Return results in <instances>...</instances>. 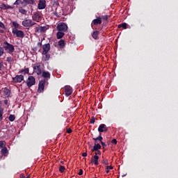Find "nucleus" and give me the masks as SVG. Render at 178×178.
<instances>
[{"mask_svg":"<svg viewBox=\"0 0 178 178\" xmlns=\"http://www.w3.org/2000/svg\"><path fill=\"white\" fill-rule=\"evenodd\" d=\"M3 48L7 54H13L15 52V46L7 41L3 42Z\"/></svg>","mask_w":178,"mask_h":178,"instance_id":"1","label":"nucleus"},{"mask_svg":"<svg viewBox=\"0 0 178 178\" xmlns=\"http://www.w3.org/2000/svg\"><path fill=\"white\" fill-rule=\"evenodd\" d=\"M12 33L13 35H16V37H18L19 38H24V32L23 31L17 29H13Z\"/></svg>","mask_w":178,"mask_h":178,"instance_id":"2","label":"nucleus"},{"mask_svg":"<svg viewBox=\"0 0 178 178\" xmlns=\"http://www.w3.org/2000/svg\"><path fill=\"white\" fill-rule=\"evenodd\" d=\"M26 84L29 88L33 87V86H35V78L33 76H29L26 81Z\"/></svg>","mask_w":178,"mask_h":178,"instance_id":"3","label":"nucleus"},{"mask_svg":"<svg viewBox=\"0 0 178 178\" xmlns=\"http://www.w3.org/2000/svg\"><path fill=\"white\" fill-rule=\"evenodd\" d=\"M58 31H63L64 33H66L67 31V24H66L65 22H60L56 27Z\"/></svg>","mask_w":178,"mask_h":178,"instance_id":"4","label":"nucleus"},{"mask_svg":"<svg viewBox=\"0 0 178 178\" xmlns=\"http://www.w3.org/2000/svg\"><path fill=\"white\" fill-rule=\"evenodd\" d=\"M35 25V22H33L31 19H24L22 21V26L24 27H33V26Z\"/></svg>","mask_w":178,"mask_h":178,"instance_id":"5","label":"nucleus"},{"mask_svg":"<svg viewBox=\"0 0 178 178\" xmlns=\"http://www.w3.org/2000/svg\"><path fill=\"white\" fill-rule=\"evenodd\" d=\"M98 24H102V18L100 16L96 17V19L92 20L91 23V27H94V26H98Z\"/></svg>","mask_w":178,"mask_h":178,"instance_id":"6","label":"nucleus"},{"mask_svg":"<svg viewBox=\"0 0 178 178\" xmlns=\"http://www.w3.org/2000/svg\"><path fill=\"white\" fill-rule=\"evenodd\" d=\"M46 79H42L38 84V92H42L44 91V88H45V82Z\"/></svg>","mask_w":178,"mask_h":178,"instance_id":"7","label":"nucleus"},{"mask_svg":"<svg viewBox=\"0 0 178 178\" xmlns=\"http://www.w3.org/2000/svg\"><path fill=\"white\" fill-rule=\"evenodd\" d=\"M42 55H47V54L48 52H49L50 49H51V44L49 43L47 44H44L42 46Z\"/></svg>","mask_w":178,"mask_h":178,"instance_id":"8","label":"nucleus"},{"mask_svg":"<svg viewBox=\"0 0 178 178\" xmlns=\"http://www.w3.org/2000/svg\"><path fill=\"white\" fill-rule=\"evenodd\" d=\"M24 80V76L16 75L15 77H13V83H22Z\"/></svg>","mask_w":178,"mask_h":178,"instance_id":"9","label":"nucleus"},{"mask_svg":"<svg viewBox=\"0 0 178 178\" xmlns=\"http://www.w3.org/2000/svg\"><path fill=\"white\" fill-rule=\"evenodd\" d=\"M65 92L66 97H69L72 95V94L73 93V88H72V87L69 86H67L65 87Z\"/></svg>","mask_w":178,"mask_h":178,"instance_id":"10","label":"nucleus"},{"mask_svg":"<svg viewBox=\"0 0 178 178\" xmlns=\"http://www.w3.org/2000/svg\"><path fill=\"white\" fill-rule=\"evenodd\" d=\"M99 133H106L108 131V127L105 124H101L98 128Z\"/></svg>","mask_w":178,"mask_h":178,"instance_id":"11","label":"nucleus"},{"mask_svg":"<svg viewBox=\"0 0 178 178\" xmlns=\"http://www.w3.org/2000/svg\"><path fill=\"white\" fill-rule=\"evenodd\" d=\"M46 3H47V1H45V0H40L38 5V9L40 10L42 9H45V7L47 6Z\"/></svg>","mask_w":178,"mask_h":178,"instance_id":"12","label":"nucleus"},{"mask_svg":"<svg viewBox=\"0 0 178 178\" xmlns=\"http://www.w3.org/2000/svg\"><path fill=\"white\" fill-rule=\"evenodd\" d=\"M32 19H33V20H34V22H40V20H41V15H40V14H38V13H35L32 16Z\"/></svg>","mask_w":178,"mask_h":178,"instance_id":"13","label":"nucleus"},{"mask_svg":"<svg viewBox=\"0 0 178 178\" xmlns=\"http://www.w3.org/2000/svg\"><path fill=\"white\" fill-rule=\"evenodd\" d=\"M98 159H99V156H94L91 158L90 163H94L96 166L98 165Z\"/></svg>","mask_w":178,"mask_h":178,"instance_id":"14","label":"nucleus"},{"mask_svg":"<svg viewBox=\"0 0 178 178\" xmlns=\"http://www.w3.org/2000/svg\"><path fill=\"white\" fill-rule=\"evenodd\" d=\"M65 36V32L58 31L56 33L57 40H60V38H63Z\"/></svg>","mask_w":178,"mask_h":178,"instance_id":"15","label":"nucleus"},{"mask_svg":"<svg viewBox=\"0 0 178 178\" xmlns=\"http://www.w3.org/2000/svg\"><path fill=\"white\" fill-rule=\"evenodd\" d=\"M99 149H101V145H99V143H97L95 144L93 148L91 149V152H94V151H99Z\"/></svg>","mask_w":178,"mask_h":178,"instance_id":"16","label":"nucleus"},{"mask_svg":"<svg viewBox=\"0 0 178 178\" xmlns=\"http://www.w3.org/2000/svg\"><path fill=\"white\" fill-rule=\"evenodd\" d=\"M33 72L34 73H36L38 76H40V74L42 73V70H41L40 67H33Z\"/></svg>","mask_w":178,"mask_h":178,"instance_id":"17","label":"nucleus"},{"mask_svg":"<svg viewBox=\"0 0 178 178\" xmlns=\"http://www.w3.org/2000/svg\"><path fill=\"white\" fill-rule=\"evenodd\" d=\"M42 77L44 79H51V74H49V72H45L44 71L42 74Z\"/></svg>","mask_w":178,"mask_h":178,"instance_id":"18","label":"nucleus"},{"mask_svg":"<svg viewBox=\"0 0 178 178\" xmlns=\"http://www.w3.org/2000/svg\"><path fill=\"white\" fill-rule=\"evenodd\" d=\"M99 35V31H95L92 33V38H94V40H98V36Z\"/></svg>","mask_w":178,"mask_h":178,"instance_id":"19","label":"nucleus"},{"mask_svg":"<svg viewBox=\"0 0 178 178\" xmlns=\"http://www.w3.org/2000/svg\"><path fill=\"white\" fill-rule=\"evenodd\" d=\"M66 45V43H65V40H60L58 41V46L60 47V48H65V46Z\"/></svg>","mask_w":178,"mask_h":178,"instance_id":"20","label":"nucleus"},{"mask_svg":"<svg viewBox=\"0 0 178 178\" xmlns=\"http://www.w3.org/2000/svg\"><path fill=\"white\" fill-rule=\"evenodd\" d=\"M3 94L6 97H9V95H10V90L8 89V88H5L3 90Z\"/></svg>","mask_w":178,"mask_h":178,"instance_id":"21","label":"nucleus"},{"mask_svg":"<svg viewBox=\"0 0 178 178\" xmlns=\"http://www.w3.org/2000/svg\"><path fill=\"white\" fill-rule=\"evenodd\" d=\"M24 3H26V5H34V3L35 2V0H23Z\"/></svg>","mask_w":178,"mask_h":178,"instance_id":"22","label":"nucleus"},{"mask_svg":"<svg viewBox=\"0 0 178 178\" xmlns=\"http://www.w3.org/2000/svg\"><path fill=\"white\" fill-rule=\"evenodd\" d=\"M92 140H94V141H99V143H102V140H104V138H102L100 134L97 138H92Z\"/></svg>","mask_w":178,"mask_h":178,"instance_id":"23","label":"nucleus"},{"mask_svg":"<svg viewBox=\"0 0 178 178\" xmlns=\"http://www.w3.org/2000/svg\"><path fill=\"white\" fill-rule=\"evenodd\" d=\"M19 13H22V15H27V10L22 7L19 8Z\"/></svg>","mask_w":178,"mask_h":178,"instance_id":"24","label":"nucleus"},{"mask_svg":"<svg viewBox=\"0 0 178 178\" xmlns=\"http://www.w3.org/2000/svg\"><path fill=\"white\" fill-rule=\"evenodd\" d=\"M121 27H122V29H124V30H126V29H127V24L124 22L121 24L118 25V29H120Z\"/></svg>","mask_w":178,"mask_h":178,"instance_id":"25","label":"nucleus"},{"mask_svg":"<svg viewBox=\"0 0 178 178\" xmlns=\"http://www.w3.org/2000/svg\"><path fill=\"white\" fill-rule=\"evenodd\" d=\"M2 9H3L4 10L6 9H13V7H12L11 6H9V5L3 4Z\"/></svg>","mask_w":178,"mask_h":178,"instance_id":"26","label":"nucleus"},{"mask_svg":"<svg viewBox=\"0 0 178 178\" xmlns=\"http://www.w3.org/2000/svg\"><path fill=\"white\" fill-rule=\"evenodd\" d=\"M15 119H16V116L15 115L10 114L8 117V120L10 122H15Z\"/></svg>","mask_w":178,"mask_h":178,"instance_id":"27","label":"nucleus"},{"mask_svg":"<svg viewBox=\"0 0 178 178\" xmlns=\"http://www.w3.org/2000/svg\"><path fill=\"white\" fill-rule=\"evenodd\" d=\"M6 147V142L5 140L0 141V148H5Z\"/></svg>","mask_w":178,"mask_h":178,"instance_id":"28","label":"nucleus"},{"mask_svg":"<svg viewBox=\"0 0 178 178\" xmlns=\"http://www.w3.org/2000/svg\"><path fill=\"white\" fill-rule=\"evenodd\" d=\"M3 116V108L0 106V122L2 120Z\"/></svg>","mask_w":178,"mask_h":178,"instance_id":"29","label":"nucleus"},{"mask_svg":"<svg viewBox=\"0 0 178 178\" xmlns=\"http://www.w3.org/2000/svg\"><path fill=\"white\" fill-rule=\"evenodd\" d=\"M6 60H7V62H8V63H10V64H12V63H13V62H15V60H13V58H12V57H7Z\"/></svg>","mask_w":178,"mask_h":178,"instance_id":"30","label":"nucleus"},{"mask_svg":"<svg viewBox=\"0 0 178 178\" xmlns=\"http://www.w3.org/2000/svg\"><path fill=\"white\" fill-rule=\"evenodd\" d=\"M106 173H109V170H112V169H113V166H112V165H107L106 167Z\"/></svg>","mask_w":178,"mask_h":178,"instance_id":"31","label":"nucleus"},{"mask_svg":"<svg viewBox=\"0 0 178 178\" xmlns=\"http://www.w3.org/2000/svg\"><path fill=\"white\" fill-rule=\"evenodd\" d=\"M1 154L3 155H5V154H8V149L6 147H3V149H1Z\"/></svg>","mask_w":178,"mask_h":178,"instance_id":"32","label":"nucleus"},{"mask_svg":"<svg viewBox=\"0 0 178 178\" xmlns=\"http://www.w3.org/2000/svg\"><path fill=\"white\" fill-rule=\"evenodd\" d=\"M29 68H26L24 70L21 71V73H22V74H29Z\"/></svg>","mask_w":178,"mask_h":178,"instance_id":"33","label":"nucleus"},{"mask_svg":"<svg viewBox=\"0 0 178 178\" xmlns=\"http://www.w3.org/2000/svg\"><path fill=\"white\" fill-rule=\"evenodd\" d=\"M13 26L15 27L14 29H19V24L17 22H13Z\"/></svg>","mask_w":178,"mask_h":178,"instance_id":"34","label":"nucleus"},{"mask_svg":"<svg viewBox=\"0 0 178 178\" xmlns=\"http://www.w3.org/2000/svg\"><path fill=\"white\" fill-rule=\"evenodd\" d=\"M65 169L66 168L63 165H60L59 167V170H60V173H63V172H65Z\"/></svg>","mask_w":178,"mask_h":178,"instance_id":"35","label":"nucleus"},{"mask_svg":"<svg viewBox=\"0 0 178 178\" xmlns=\"http://www.w3.org/2000/svg\"><path fill=\"white\" fill-rule=\"evenodd\" d=\"M43 55H44V60H49V58H51V56L48 54V53Z\"/></svg>","mask_w":178,"mask_h":178,"instance_id":"36","label":"nucleus"},{"mask_svg":"<svg viewBox=\"0 0 178 178\" xmlns=\"http://www.w3.org/2000/svg\"><path fill=\"white\" fill-rule=\"evenodd\" d=\"M102 163H103V165H109V161L108 159H103L102 161Z\"/></svg>","mask_w":178,"mask_h":178,"instance_id":"37","label":"nucleus"},{"mask_svg":"<svg viewBox=\"0 0 178 178\" xmlns=\"http://www.w3.org/2000/svg\"><path fill=\"white\" fill-rule=\"evenodd\" d=\"M47 30V26H41L40 29V33H44V31Z\"/></svg>","mask_w":178,"mask_h":178,"instance_id":"38","label":"nucleus"},{"mask_svg":"<svg viewBox=\"0 0 178 178\" xmlns=\"http://www.w3.org/2000/svg\"><path fill=\"white\" fill-rule=\"evenodd\" d=\"M102 20H104L105 22H106L108 20V19H109V16L108 15H103L102 17Z\"/></svg>","mask_w":178,"mask_h":178,"instance_id":"39","label":"nucleus"},{"mask_svg":"<svg viewBox=\"0 0 178 178\" xmlns=\"http://www.w3.org/2000/svg\"><path fill=\"white\" fill-rule=\"evenodd\" d=\"M54 15L57 17H59L60 16V14H59V13H58V8L56 9V11L54 12Z\"/></svg>","mask_w":178,"mask_h":178,"instance_id":"40","label":"nucleus"},{"mask_svg":"<svg viewBox=\"0 0 178 178\" xmlns=\"http://www.w3.org/2000/svg\"><path fill=\"white\" fill-rule=\"evenodd\" d=\"M0 27H1V29H6L3 22H2L1 21H0Z\"/></svg>","mask_w":178,"mask_h":178,"instance_id":"41","label":"nucleus"},{"mask_svg":"<svg viewBox=\"0 0 178 178\" xmlns=\"http://www.w3.org/2000/svg\"><path fill=\"white\" fill-rule=\"evenodd\" d=\"M102 152L99 150H96L95 153V156H98V155H101Z\"/></svg>","mask_w":178,"mask_h":178,"instance_id":"42","label":"nucleus"},{"mask_svg":"<svg viewBox=\"0 0 178 178\" xmlns=\"http://www.w3.org/2000/svg\"><path fill=\"white\" fill-rule=\"evenodd\" d=\"M21 0H16L13 5H20Z\"/></svg>","mask_w":178,"mask_h":178,"instance_id":"43","label":"nucleus"},{"mask_svg":"<svg viewBox=\"0 0 178 178\" xmlns=\"http://www.w3.org/2000/svg\"><path fill=\"white\" fill-rule=\"evenodd\" d=\"M3 55V48L0 47V56H2Z\"/></svg>","mask_w":178,"mask_h":178,"instance_id":"44","label":"nucleus"},{"mask_svg":"<svg viewBox=\"0 0 178 178\" xmlns=\"http://www.w3.org/2000/svg\"><path fill=\"white\" fill-rule=\"evenodd\" d=\"M111 143L116 145V144H118V140L116 139H113L111 140Z\"/></svg>","mask_w":178,"mask_h":178,"instance_id":"45","label":"nucleus"},{"mask_svg":"<svg viewBox=\"0 0 178 178\" xmlns=\"http://www.w3.org/2000/svg\"><path fill=\"white\" fill-rule=\"evenodd\" d=\"M90 123H91V124H94V123H95V118L90 119Z\"/></svg>","mask_w":178,"mask_h":178,"instance_id":"46","label":"nucleus"},{"mask_svg":"<svg viewBox=\"0 0 178 178\" xmlns=\"http://www.w3.org/2000/svg\"><path fill=\"white\" fill-rule=\"evenodd\" d=\"M67 133L68 134H70V133H72V129H70V128L67 129Z\"/></svg>","mask_w":178,"mask_h":178,"instance_id":"47","label":"nucleus"},{"mask_svg":"<svg viewBox=\"0 0 178 178\" xmlns=\"http://www.w3.org/2000/svg\"><path fill=\"white\" fill-rule=\"evenodd\" d=\"M100 144H102L103 148H105V147H106V144H105V143H104V142H102V141L100 142Z\"/></svg>","mask_w":178,"mask_h":178,"instance_id":"48","label":"nucleus"},{"mask_svg":"<svg viewBox=\"0 0 178 178\" xmlns=\"http://www.w3.org/2000/svg\"><path fill=\"white\" fill-rule=\"evenodd\" d=\"M79 176H81L83 175V170L81 169L79 170V172L78 173Z\"/></svg>","mask_w":178,"mask_h":178,"instance_id":"49","label":"nucleus"},{"mask_svg":"<svg viewBox=\"0 0 178 178\" xmlns=\"http://www.w3.org/2000/svg\"><path fill=\"white\" fill-rule=\"evenodd\" d=\"M42 45V43L41 42H39L38 43V47H39V48H41V46Z\"/></svg>","mask_w":178,"mask_h":178,"instance_id":"50","label":"nucleus"},{"mask_svg":"<svg viewBox=\"0 0 178 178\" xmlns=\"http://www.w3.org/2000/svg\"><path fill=\"white\" fill-rule=\"evenodd\" d=\"M19 177L20 178H26V176L24 175V174H21Z\"/></svg>","mask_w":178,"mask_h":178,"instance_id":"51","label":"nucleus"},{"mask_svg":"<svg viewBox=\"0 0 178 178\" xmlns=\"http://www.w3.org/2000/svg\"><path fill=\"white\" fill-rule=\"evenodd\" d=\"M82 156H83V157L87 156V152L82 153Z\"/></svg>","mask_w":178,"mask_h":178,"instance_id":"52","label":"nucleus"},{"mask_svg":"<svg viewBox=\"0 0 178 178\" xmlns=\"http://www.w3.org/2000/svg\"><path fill=\"white\" fill-rule=\"evenodd\" d=\"M3 102H4L5 105H8V102L6 99L3 100Z\"/></svg>","mask_w":178,"mask_h":178,"instance_id":"53","label":"nucleus"},{"mask_svg":"<svg viewBox=\"0 0 178 178\" xmlns=\"http://www.w3.org/2000/svg\"><path fill=\"white\" fill-rule=\"evenodd\" d=\"M5 33V31L0 29V33L3 34Z\"/></svg>","mask_w":178,"mask_h":178,"instance_id":"54","label":"nucleus"},{"mask_svg":"<svg viewBox=\"0 0 178 178\" xmlns=\"http://www.w3.org/2000/svg\"><path fill=\"white\" fill-rule=\"evenodd\" d=\"M2 66H3V63L0 62V67H2Z\"/></svg>","mask_w":178,"mask_h":178,"instance_id":"55","label":"nucleus"},{"mask_svg":"<svg viewBox=\"0 0 178 178\" xmlns=\"http://www.w3.org/2000/svg\"><path fill=\"white\" fill-rule=\"evenodd\" d=\"M33 51H37V47H35L34 49H33Z\"/></svg>","mask_w":178,"mask_h":178,"instance_id":"56","label":"nucleus"},{"mask_svg":"<svg viewBox=\"0 0 178 178\" xmlns=\"http://www.w3.org/2000/svg\"><path fill=\"white\" fill-rule=\"evenodd\" d=\"M97 143H98V140H95V144H98Z\"/></svg>","mask_w":178,"mask_h":178,"instance_id":"57","label":"nucleus"},{"mask_svg":"<svg viewBox=\"0 0 178 178\" xmlns=\"http://www.w3.org/2000/svg\"><path fill=\"white\" fill-rule=\"evenodd\" d=\"M61 163H63V161H61Z\"/></svg>","mask_w":178,"mask_h":178,"instance_id":"58","label":"nucleus"},{"mask_svg":"<svg viewBox=\"0 0 178 178\" xmlns=\"http://www.w3.org/2000/svg\"><path fill=\"white\" fill-rule=\"evenodd\" d=\"M26 178H29V177H27Z\"/></svg>","mask_w":178,"mask_h":178,"instance_id":"59","label":"nucleus"}]
</instances>
